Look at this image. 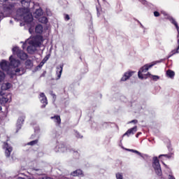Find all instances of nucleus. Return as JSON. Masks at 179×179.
I'll return each mask as SVG.
<instances>
[{"mask_svg": "<svg viewBox=\"0 0 179 179\" xmlns=\"http://www.w3.org/2000/svg\"><path fill=\"white\" fill-rule=\"evenodd\" d=\"M2 94H3V93L2 92H0V95L2 96Z\"/></svg>", "mask_w": 179, "mask_h": 179, "instance_id": "46", "label": "nucleus"}, {"mask_svg": "<svg viewBox=\"0 0 179 179\" xmlns=\"http://www.w3.org/2000/svg\"><path fill=\"white\" fill-rule=\"evenodd\" d=\"M9 59L10 63L6 60H2L0 62V67L2 71L6 72L10 78H13L15 75L18 76L24 75L26 72V69L23 67V64H22L20 60L13 58V55L9 57Z\"/></svg>", "mask_w": 179, "mask_h": 179, "instance_id": "1", "label": "nucleus"}, {"mask_svg": "<svg viewBox=\"0 0 179 179\" xmlns=\"http://www.w3.org/2000/svg\"><path fill=\"white\" fill-rule=\"evenodd\" d=\"M22 179H24V178H22Z\"/></svg>", "mask_w": 179, "mask_h": 179, "instance_id": "54", "label": "nucleus"}, {"mask_svg": "<svg viewBox=\"0 0 179 179\" xmlns=\"http://www.w3.org/2000/svg\"><path fill=\"white\" fill-rule=\"evenodd\" d=\"M13 10H15V3H7L0 6V19L12 15Z\"/></svg>", "mask_w": 179, "mask_h": 179, "instance_id": "3", "label": "nucleus"}, {"mask_svg": "<svg viewBox=\"0 0 179 179\" xmlns=\"http://www.w3.org/2000/svg\"><path fill=\"white\" fill-rule=\"evenodd\" d=\"M73 153H76V155H77V156H79V154L78 153V151H73Z\"/></svg>", "mask_w": 179, "mask_h": 179, "instance_id": "39", "label": "nucleus"}, {"mask_svg": "<svg viewBox=\"0 0 179 179\" xmlns=\"http://www.w3.org/2000/svg\"><path fill=\"white\" fill-rule=\"evenodd\" d=\"M59 152H65L66 150V148L64 145H60L59 146Z\"/></svg>", "mask_w": 179, "mask_h": 179, "instance_id": "29", "label": "nucleus"}, {"mask_svg": "<svg viewBox=\"0 0 179 179\" xmlns=\"http://www.w3.org/2000/svg\"><path fill=\"white\" fill-rule=\"evenodd\" d=\"M164 16H167V13L166 12L162 13Z\"/></svg>", "mask_w": 179, "mask_h": 179, "instance_id": "40", "label": "nucleus"}, {"mask_svg": "<svg viewBox=\"0 0 179 179\" xmlns=\"http://www.w3.org/2000/svg\"><path fill=\"white\" fill-rule=\"evenodd\" d=\"M43 41H44L43 36H39L35 37L34 39L30 41L29 44H31V45H34L37 48V47H41L43 44Z\"/></svg>", "mask_w": 179, "mask_h": 179, "instance_id": "7", "label": "nucleus"}, {"mask_svg": "<svg viewBox=\"0 0 179 179\" xmlns=\"http://www.w3.org/2000/svg\"><path fill=\"white\" fill-rule=\"evenodd\" d=\"M82 174H83V171L80 169H78L73 171V173H71V176H73V177H76L78 176H82Z\"/></svg>", "mask_w": 179, "mask_h": 179, "instance_id": "21", "label": "nucleus"}, {"mask_svg": "<svg viewBox=\"0 0 179 179\" xmlns=\"http://www.w3.org/2000/svg\"><path fill=\"white\" fill-rule=\"evenodd\" d=\"M40 16H43V9L41 8L36 9V10L35 11V17L36 19H38Z\"/></svg>", "mask_w": 179, "mask_h": 179, "instance_id": "17", "label": "nucleus"}, {"mask_svg": "<svg viewBox=\"0 0 179 179\" xmlns=\"http://www.w3.org/2000/svg\"><path fill=\"white\" fill-rule=\"evenodd\" d=\"M132 75H134V71H129V72L125 73L123 77L121 78V80L122 82H125V80H128V78H131Z\"/></svg>", "mask_w": 179, "mask_h": 179, "instance_id": "14", "label": "nucleus"}, {"mask_svg": "<svg viewBox=\"0 0 179 179\" xmlns=\"http://www.w3.org/2000/svg\"><path fill=\"white\" fill-rule=\"evenodd\" d=\"M116 178L117 179H122V174H121V173H116Z\"/></svg>", "mask_w": 179, "mask_h": 179, "instance_id": "32", "label": "nucleus"}, {"mask_svg": "<svg viewBox=\"0 0 179 179\" xmlns=\"http://www.w3.org/2000/svg\"><path fill=\"white\" fill-rule=\"evenodd\" d=\"M154 16H155V17H159V16H160V13L157 11H155Z\"/></svg>", "mask_w": 179, "mask_h": 179, "instance_id": "33", "label": "nucleus"}, {"mask_svg": "<svg viewBox=\"0 0 179 179\" xmlns=\"http://www.w3.org/2000/svg\"><path fill=\"white\" fill-rule=\"evenodd\" d=\"M17 16L23 17L26 23H31V22H33V15H31L26 8H20L17 10Z\"/></svg>", "mask_w": 179, "mask_h": 179, "instance_id": "4", "label": "nucleus"}, {"mask_svg": "<svg viewBox=\"0 0 179 179\" xmlns=\"http://www.w3.org/2000/svg\"><path fill=\"white\" fill-rule=\"evenodd\" d=\"M10 83H3L1 85V90H8V89H10Z\"/></svg>", "mask_w": 179, "mask_h": 179, "instance_id": "19", "label": "nucleus"}, {"mask_svg": "<svg viewBox=\"0 0 179 179\" xmlns=\"http://www.w3.org/2000/svg\"><path fill=\"white\" fill-rule=\"evenodd\" d=\"M53 97H55V94H53Z\"/></svg>", "mask_w": 179, "mask_h": 179, "instance_id": "51", "label": "nucleus"}, {"mask_svg": "<svg viewBox=\"0 0 179 179\" xmlns=\"http://www.w3.org/2000/svg\"><path fill=\"white\" fill-rule=\"evenodd\" d=\"M64 69V66L60 65L59 66L57 67V80L61 79V75H62V70Z\"/></svg>", "mask_w": 179, "mask_h": 179, "instance_id": "15", "label": "nucleus"}, {"mask_svg": "<svg viewBox=\"0 0 179 179\" xmlns=\"http://www.w3.org/2000/svg\"><path fill=\"white\" fill-rule=\"evenodd\" d=\"M8 101H9V99L6 97L4 96H0V103H8Z\"/></svg>", "mask_w": 179, "mask_h": 179, "instance_id": "26", "label": "nucleus"}, {"mask_svg": "<svg viewBox=\"0 0 179 179\" xmlns=\"http://www.w3.org/2000/svg\"><path fill=\"white\" fill-rule=\"evenodd\" d=\"M47 61H48V57L46 56V57L43 59V61H42V64H44L45 62H47Z\"/></svg>", "mask_w": 179, "mask_h": 179, "instance_id": "34", "label": "nucleus"}, {"mask_svg": "<svg viewBox=\"0 0 179 179\" xmlns=\"http://www.w3.org/2000/svg\"><path fill=\"white\" fill-rule=\"evenodd\" d=\"M30 2L31 0H21V3L24 8L22 9H27L30 7Z\"/></svg>", "mask_w": 179, "mask_h": 179, "instance_id": "13", "label": "nucleus"}, {"mask_svg": "<svg viewBox=\"0 0 179 179\" xmlns=\"http://www.w3.org/2000/svg\"><path fill=\"white\" fill-rule=\"evenodd\" d=\"M38 22L45 24L46 23H48V19H47L46 17H39Z\"/></svg>", "mask_w": 179, "mask_h": 179, "instance_id": "23", "label": "nucleus"}, {"mask_svg": "<svg viewBox=\"0 0 179 179\" xmlns=\"http://www.w3.org/2000/svg\"><path fill=\"white\" fill-rule=\"evenodd\" d=\"M3 149L6 150L5 154L6 157H10V153H12V150H13V148L12 146H10L8 143H4L3 144Z\"/></svg>", "mask_w": 179, "mask_h": 179, "instance_id": "8", "label": "nucleus"}, {"mask_svg": "<svg viewBox=\"0 0 179 179\" xmlns=\"http://www.w3.org/2000/svg\"><path fill=\"white\" fill-rule=\"evenodd\" d=\"M97 2H99V0H97Z\"/></svg>", "mask_w": 179, "mask_h": 179, "instance_id": "53", "label": "nucleus"}, {"mask_svg": "<svg viewBox=\"0 0 179 179\" xmlns=\"http://www.w3.org/2000/svg\"><path fill=\"white\" fill-rule=\"evenodd\" d=\"M36 46L31 45L30 46H28L27 50L29 54H33L36 51Z\"/></svg>", "mask_w": 179, "mask_h": 179, "instance_id": "20", "label": "nucleus"}, {"mask_svg": "<svg viewBox=\"0 0 179 179\" xmlns=\"http://www.w3.org/2000/svg\"><path fill=\"white\" fill-rule=\"evenodd\" d=\"M177 29V31H178V35H177V43H178V48L173 50H172L171 52V55L169 57H172V55H174V54H178L179 52V28L178 29Z\"/></svg>", "mask_w": 179, "mask_h": 179, "instance_id": "12", "label": "nucleus"}, {"mask_svg": "<svg viewBox=\"0 0 179 179\" xmlns=\"http://www.w3.org/2000/svg\"><path fill=\"white\" fill-rule=\"evenodd\" d=\"M12 51L14 55H17V57L19 59H22V61H24V59H26L28 57L27 54L24 53V52L20 50L19 47H14Z\"/></svg>", "mask_w": 179, "mask_h": 179, "instance_id": "5", "label": "nucleus"}, {"mask_svg": "<svg viewBox=\"0 0 179 179\" xmlns=\"http://www.w3.org/2000/svg\"><path fill=\"white\" fill-rule=\"evenodd\" d=\"M35 31L36 33H37V34H41V33L44 31V28L43 27V25L41 24L36 25L35 28Z\"/></svg>", "mask_w": 179, "mask_h": 179, "instance_id": "16", "label": "nucleus"}, {"mask_svg": "<svg viewBox=\"0 0 179 179\" xmlns=\"http://www.w3.org/2000/svg\"><path fill=\"white\" fill-rule=\"evenodd\" d=\"M26 118V116L22 115L20 117L17 122V132L19 131V129H21L22 125H23V122H24V119Z\"/></svg>", "mask_w": 179, "mask_h": 179, "instance_id": "10", "label": "nucleus"}, {"mask_svg": "<svg viewBox=\"0 0 179 179\" xmlns=\"http://www.w3.org/2000/svg\"><path fill=\"white\" fill-rule=\"evenodd\" d=\"M76 138H83V136L80 135L79 132H76Z\"/></svg>", "mask_w": 179, "mask_h": 179, "instance_id": "35", "label": "nucleus"}, {"mask_svg": "<svg viewBox=\"0 0 179 179\" xmlns=\"http://www.w3.org/2000/svg\"><path fill=\"white\" fill-rule=\"evenodd\" d=\"M5 73H3L2 71H0V83L1 82H3L5 80Z\"/></svg>", "mask_w": 179, "mask_h": 179, "instance_id": "27", "label": "nucleus"}, {"mask_svg": "<svg viewBox=\"0 0 179 179\" xmlns=\"http://www.w3.org/2000/svg\"><path fill=\"white\" fill-rule=\"evenodd\" d=\"M43 179H51V178L47 177V178H44Z\"/></svg>", "mask_w": 179, "mask_h": 179, "instance_id": "44", "label": "nucleus"}, {"mask_svg": "<svg viewBox=\"0 0 179 179\" xmlns=\"http://www.w3.org/2000/svg\"><path fill=\"white\" fill-rule=\"evenodd\" d=\"M159 159H162V157H165L166 159H171V155H159Z\"/></svg>", "mask_w": 179, "mask_h": 179, "instance_id": "31", "label": "nucleus"}, {"mask_svg": "<svg viewBox=\"0 0 179 179\" xmlns=\"http://www.w3.org/2000/svg\"><path fill=\"white\" fill-rule=\"evenodd\" d=\"M166 75H167V76H169V78H171V79H173V78H174V76L176 75V73H174V71H173L171 70H168L166 71Z\"/></svg>", "mask_w": 179, "mask_h": 179, "instance_id": "24", "label": "nucleus"}, {"mask_svg": "<svg viewBox=\"0 0 179 179\" xmlns=\"http://www.w3.org/2000/svg\"><path fill=\"white\" fill-rule=\"evenodd\" d=\"M97 12H99V8H96Z\"/></svg>", "mask_w": 179, "mask_h": 179, "instance_id": "50", "label": "nucleus"}, {"mask_svg": "<svg viewBox=\"0 0 179 179\" xmlns=\"http://www.w3.org/2000/svg\"><path fill=\"white\" fill-rule=\"evenodd\" d=\"M37 143H38V140H34L28 143V145H29L30 146H33L34 145H37Z\"/></svg>", "mask_w": 179, "mask_h": 179, "instance_id": "28", "label": "nucleus"}, {"mask_svg": "<svg viewBox=\"0 0 179 179\" xmlns=\"http://www.w3.org/2000/svg\"><path fill=\"white\" fill-rule=\"evenodd\" d=\"M164 166H165V167H167V166L166 165V164H164V162H162Z\"/></svg>", "mask_w": 179, "mask_h": 179, "instance_id": "47", "label": "nucleus"}, {"mask_svg": "<svg viewBox=\"0 0 179 179\" xmlns=\"http://www.w3.org/2000/svg\"><path fill=\"white\" fill-rule=\"evenodd\" d=\"M25 66L27 68H31V66H33V62L31 59H27L25 62Z\"/></svg>", "mask_w": 179, "mask_h": 179, "instance_id": "25", "label": "nucleus"}, {"mask_svg": "<svg viewBox=\"0 0 179 179\" xmlns=\"http://www.w3.org/2000/svg\"><path fill=\"white\" fill-rule=\"evenodd\" d=\"M65 20L68 21L69 20L70 17H69V15H66L64 17Z\"/></svg>", "mask_w": 179, "mask_h": 179, "instance_id": "37", "label": "nucleus"}, {"mask_svg": "<svg viewBox=\"0 0 179 179\" xmlns=\"http://www.w3.org/2000/svg\"><path fill=\"white\" fill-rule=\"evenodd\" d=\"M10 22L12 23V20H10Z\"/></svg>", "mask_w": 179, "mask_h": 179, "instance_id": "52", "label": "nucleus"}, {"mask_svg": "<svg viewBox=\"0 0 179 179\" xmlns=\"http://www.w3.org/2000/svg\"><path fill=\"white\" fill-rule=\"evenodd\" d=\"M129 152H132L133 153H136V155H138V156L142 157V153H141L139 151L136 150H128Z\"/></svg>", "mask_w": 179, "mask_h": 179, "instance_id": "30", "label": "nucleus"}, {"mask_svg": "<svg viewBox=\"0 0 179 179\" xmlns=\"http://www.w3.org/2000/svg\"><path fill=\"white\" fill-rule=\"evenodd\" d=\"M24 47H26V45L24 43L23 45H22V48L24 50Z\"/></svg>", "mask_w": 179, "mask_h": 179, "instance_id": "42", "label": "nucleus"}, {"mask_svg": "<svg viewBox=\"0 0 179 179\" xmlns=\"http://www.w3.org/2000/svg\"><path fill=\"white\" fill-rule=\"evenodd\" d=\"M162 62V61H157V62H153L150 64H145L143 67L141 68L138 73V76L139 79H148V78H152V80L155 82H157L159 79H160V77L159 76H153L150 74V73L148 72L149 71L150 68H152V66H155L156 64H159ZM146 72H148L146 73Z\"/></svg>", "mask_w": 179, "mask_h": 179, "instance_id": "2", "label": "nucleus"}, {"mask_svg": "<svg viewBox=\"0 0 179 179\" xmlns=\"http://www.w3.org/2000/svg\"><path fill=\"white\" fill-rule=\"evenodd\" d=\"M168 19L169 20V22H171V23H172V24L175 25V27H176V29H178V23H177V21H176V20L173 17H168Z\"/></svg>", "mask_w": 179, "mask_h": 179, "instance_id": "18", "label": "nucleus"}, {"mask_svg": "<svg viewBox=\"0 0 179 179\" xmlns=\"http://www.w3.org/2000/svg\"><path fill=\"white\" fill-rule=\"evenodd\" d=\"M169 179H176V178H174V176L169 175Z\"/></svg>", "mask_w": 179, "mask_h": 179, "instance_id": "38", "label": "nucleus"}, {"mask_svg": "<svg viewBox=\"0 0 179 179\" xmlns=\"http://www.w3.org/2000/svg\"><path fill=\"white\" fill-rule=\"evenodd\" d=\"M39 65H40V66H43V65H44V64H43V62H41Z\"/></svg>", "mask_w": 179, "mask_h": 179, "instance_id": "43", "label": "nucleus"}, {"mask_svg": "<svg viewBox=\"0 0 179 179\" xmlns=\"http://www.w3.org/2000/svg\"><path fill=\"white\" fill-rule=\"evenodd\" d=\"M130 124L134 123V124H138V121L136 120H133L131 122H129Z\"/></svg>", "mask_w": 179, "mask_h": 179, "instance_id": "36", "label": "nucleus"}, {"mask_svg": "<svg viewBox=\"0 0 179 179\" xmlns=\"http://www.w3.org/2000/svg\"><path fill=\"white\" fill-rule=\"evenodd\" d=\"M143 3H146V1L145 0H143Z\"/></svg>", "mask_w": 179, "mask_h": 179, "instance_id": "45", "label": "nucleus"}, {"mask_svg": "<svg viewBox=\"0 0 179 179\" xmlns=\"http://www.w3.org/2000/svg\"><path fill=\"white\" fill-rule=\"evenodd\" d=\"M50 15H51V13H48V16H50Z\"/></svg>", "mask_w": 179, "mask_h": 179, "instance_id": "48", "label": "nucleus"}, {"mask_svg": "<svg viewBox=\"0 0 179 179\" xmlns=\"http://www.w3.org/2000/svg\"><path fill=\"white\" fill-rule=\"evenodd\" d=\"M138 131V127L135 126L131 129H129L123 136H129V135H134Z\"/></svg>", "mask_w": 179, "mask_h": 179, "instance_id": "11", "label": "nucleus"}, {"mask_svg": "<svg viewBox=\"0 0 179 179\" xmlns=\"http://www.w3.org/2000/svg\"><path fill=\"white\" fill-rule=\"evenodd\" d=\"M139 135H141V133H138V134L136 135V137L138 138V136H139Z\"/></svg>", "mask_w": 179, "mask_h": 179, "instance_id": "41", "label": "nucleus"}, {"mask_svg": "<svg viewBox=\"0 0 179 179\" xmlns=\"http://www.w3.org/2000/svg\"><path fill=\"white\" fill-rule=\"evenodd\" d=\"M40 97H41V103H42L41 108H45V106L48 104V101H47V96H45V94L44 92H41L40 94Z\"/></svg>", "mask_w": 179, "mask_h": 179, "instance_id": "9", "label": "nucleus"}, {"mask_svg": "<svg viewBox=\"0 0 179 179\" xmlns=\"http://www.w3.org/2000/svg\"><path fill=\"white\" fill-rule=\"evenodd\" d=\"M1 110H2V107H1V106H0V111H1Z\"/></svg>", "mask_w": 179, "mask_h": 179, "instance_id": "49", "label": "nucleus"}, {"mask_svg": "<svg viewBox=\"0 0 179 179\" xmlns=\"http://www.w3.org/2000/svg\"><path fill=\"white\" fill-rule=\"evenodd\" d=\"M152 167L157 176H162V167L160 166V162H159L157 157L153 158Z\"/></svg>", "mask_w": 179, "mask_h": 179, "instance_id": "6", "label": "nucleus"}, {"mask_svg": "<svg viewBox=\"0 0 179 179\" xmlns=\"http://www.w3.org/2000/svg\"><path fill=\"white\" fill-rule=\"evenodd\" d=\"M50 118L51 120H55V122H57V124H61V117L59 115H55Z\"/></svg>", "mask_w": 179, "mask_h": 179, "instance_id": "22", "label": "nucleus"}]
</instances>
